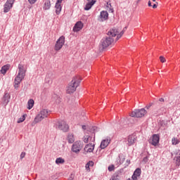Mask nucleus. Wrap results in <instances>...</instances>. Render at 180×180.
<instances>
[{"label":"nucleus","mask_w":180,"mask_h":180,"mask_svg":"<svg viewBox=\"0 0 180 180\" xmlns=\"http://www.w3.org/2000/svg\"><path fill=\"white\" fill-rule=\"evenodd\" d=\"M26 75V70H25V65L22 64L18 65V73L15 78L14 80V88L17 89L19 88V85L23 79H25V76Z\"/></svg>","instance_id":"nucleus-1"},{"label":"nucleus","mask_w":180,"mask_h":180,"mask_svg":"<svg viewBox=\"0 0 180 180\" xmlns=\"http://www.w3.org/2000/svg\"><path fill=\"white\" fill-rule=\"evenodd\" d=\"M79 84H81V77L78 76L74 77L67 87V94H74L77 91V88L79 86Z\"/></svg>","instance_id":"nucleus-2"},{"label":"nucleus","mask_w":180,"mask_h":180,"mask_svg":"<svg viewBox=\"0 0 180 180\" xmlns=\"http://www.w3.org/2000/svg\"><path fill=\"white\" fill-rule=\"evenodd\" d=\"M108 37L103 38L101 40L100 47L101 50H105V49H108V47H109V46H112V44L113 43V41H115V39H113V37H112V35H110L109 32H108Z\"/></svg>","instance_id":"nucleus-3"},{"label":"nucleus","mask_w":180,"mask_h":180,"mask_svg":"<svg viewBox=\"0 0 180 180\" xmlns=\"http://www.w3.org/2000/svg\"><path fill=\"white\" fill-rule=\"evenodd\" d=\"M48 116H49V110L43 109L35 117L34 122V123H39V122H41L43 119H46V117H47Z\"/></svg>","instance_id":"nucleus-4"},{"label":"nucleus","mask_w":180,"mask_h":180,"mask_svg":"<svg viewBox=\"0 0 180 180\" xmlns=\"http://www.w3.org/2000/svg\"><path fill=\"white\" fill-rule=\"evenodd\" d=\"M108 34L110 36H112V37H116V41H117V40H119V39H120V37H122V36H123V34H124V31H121L120 33L119 34V30L116 29V28H112V30H110L108 32Z\"/></svg>","instance_id":"nucleus-5"},{"label":"nucleus","mask_w":180,"mask_h":180,"mask_svg":"<svg viewBox=\"0 0 180 180\" xmlns=\"http://www.w3.org/2000/svg\"><path fill=\"white\" fill-rule=\"evenodd\" d=\"M83 147L84 143L81 141H77L72 146V151H73V153H76V154H78V153L82 150Z\"/></svg>","instance_id":"nucleus-6"},{"label":"nucleus","mask_w":180,"mask_h":180,"mask_svg":"<svg viewBox=\"0 0 180 180\" xmlns=\"http://www.w3.org/2000/svg\"><path fill=\"white\" fill-rule=\"evenodd\" d=\"M56 129L58 130H61L64 133H67L70 130V126L67 124L65 121H59L56 124Z\"/></svg>","instance_id":"nucleus-7"},{"label":"nucleus","mask_w":180,"mask_h":180,"mask_svg":"<svg viewBox=\"0 0 180 180\" xmlns=\"http://www.w3.org/2000/svg\"><path fill=\"white\" fill-rule=\"evenodd\" d=\"M147 113V111L144 108L139 109V110H135L133 111L130 116L131 117H143Z\"/></svg>","instance_id":"nucleus-8"},{"label":"nucleus","mask_w":180,"mask_h":180,"mask_svg":"<svg viewBox=\"0 0 180 180\" xmlns=\"http://www.w3.org/2000/svg\"><path fill=\"white\" fill-rule=\"evenodd\" d=\"M65 43V37L64 36H61L56 41L55 44V50L56 51H58L63 49V46Z\"/></svg>","instance_id":"nucleus-9"},{"label":"nucleus","mask_w":180,"mask_h":180,"mask_svg":"<svg viewBox=\"0 0 180 180\" xmlns=\"http://www.w3.org/2000/svg\"><path fill=\"white\" fill-rule=\"evenodd\" d=\"M108 19H109V13H108V11H101L98 18V22H105V20H108Z\"/></svg>","instance_id":"nucleus-10"},{"label":"nucleus","mask_w":180,"mask_h":180,"mask_svg":"<svg viewBox=\"0 0 180 180\" xmlns=\"http://www.w3.org/2000/svg\"><path fill=\"white\" fill-rule=\"evenodd\" d=\"M14 2H15V0H7L6 4H4V12L5 13H8V12L11 11V8H12V6H13Z\"/></svg>","instance_id":"nucleus-11"},{"label":"nucleus","mask_w":180,"mask_h":180,"mask_svg":"<svg viewBox=\"0 0 180 180\" xmlns=\"http://www.w3.org/2000/svg\"><path fill=\"white\" fill-rule=\"evenodd\" d=\"M149 143L152 146H157L160 143V136L158 134H153L152 139L149 140Z\"/></svg>","instance_id":"nucleus-12"},{"label":"nucleus","mask_w":180,"mask_h":180,"mask_svg":"<svg viewBox=\"0 0 180 180\" xmlns=\"http://www.w3.org/2000/svg\"><path fill=\"white\" fill-rule=\"evenodd\" d=\"M110 137H107L106 139H103L100 145V148H101L102 150H105V148H106V147H108V146H109V144H110Z\"/></svg>","instance_id":"nucleus-13"},{"label":"nucleus","mask_w":180,"mask_h":180,"mask_svg":"<svg viewBox=\"0 0 180 180\" xmlns=\"http://www.w3.org/2000/svg\"><path fill=\"white\" fill-rule=\"evenodd\" d=\"M122 178H123V173L120 171L115 172L111 177L114 180H122Z\"/></svg>","instance_id":"nucleus-14"},{"label":"nucleus","mask_w":180,"mask_h":180,"mask_svg":"<svg viewBox=\"0 0 180 180\" xmlns=\"http://www.w3.org/2000/svg\"><path fill=\"white\" fill-rule=\"evenodd\" d=\"M95 148V144L94 143H89L86 144L84 147V151L86 153H92Z\"/></svg>","instance_id":"nucleus-15"},{"label":"nucleus","mask_w":180,"mask_h":180,"mask_svg":"<svg viewBox=\"0 0 180 180\" xmlns=\"http://www.w3.org/2000/svg\"><path fill=\"white\" fill-rule=\"evenodd\" d=\"M82 27H84V24L82 23V22L79 21L75 25L73 30L74 32H79V30H81Z\"/></svg>","instance_id":"nucleus-16"},{"label":"nucleus","mask_w":180,"mask_h":180,"mask_svg":"<svg viewBox=\"0 0 180 180\" xmlns=\"http://www.w3.org/2000/svg\"><path fill=\"white\" fill-rule=\"evenodd\" d=\"M136 143V136L134 135H129L127 139V145L129 146H133Z\"/></svg>","instance_id":"nucleus-17"},{"label":"nucleus","mask_w":180,"mask_h":180,"mask_svg":"<svg viewBox=\"0 0 180 180\" xmlns=\"http://www.w3.org/2000/svg\"><path fill=\"white\" fill-rule=\"evenodd\" d=\"M96 1L95 0H91V1L87 3L86 4V6L84 7V11H89V9H91V8H92V6H94V5H95Z\"/></svg>","instance_id":"nucleus-18"},{"label":"nucleus","mask_w":180,"mask_h":180,"mask_svg":"<svg viewBox=\"0 0 180 180\" xmlns=\"http://www.w3.org/2000/svg\"><path fill=\"white\" fill-rule=\"evenodd\" d=\"M9 68H11V65H4L1 70V74H3V75H5L6 74V72L8 71V70H9Z\"/></svg>","instance_id":"nucleus-19"},{"label":"nucleus","mask_w":180,"mask_h":180,"mask_svg":"<svg viewBox=\"0 0 180 180\" xmlns=\"http://www.w3.org/2000/svg\"><path fill=\"white\" fill-rule=\"evenodd\" d=\"M55 8H56V15H60V13H61V9H62L61 4H59L58 3H56Z\"/></svg>","instance_id":"nucleus-20"},{"label":"nucleus","mask_w":180,"mask_h":180,"mask_svg":"<svg viewBox=\"0 0 180 180\" xmlns=\"http://www.w3.org/2000/svg\"><path fill=\"white\" fill-rule=\"evenodd\" d=\"M68 141L70 144H72V143H74V141H75V139L74 138V134H69L68 135Z\"/></svg>","instance_id":"nucleus-21"},{"label":"nucleus","mask_w":180,"mask_h":180,"mask_svg":"<svg viewBox=\"0 0 180 180\" xmlns=\"http://www.w3.org/2000/svg\"><path fill=\"white\" fill-rule=\"evenodd\" d=\"M11 98V96H9L8 93H5L4 97H3V101L4 103L8 104L9 103V98Z\"/></svg>","instance_id":"nucleus-22"},{"label":"nucleus","mask_w":180,"mask_h":180,"mask_svg":"<svg viewBox=\"0 0 180 180\" xmlns=\"http://www.w3.org/2000/svg\"><path fill=\"white\" fill-rule=\"evenodd\" d=\"M27 109H32V108L34 106V101H33V99H30L27 102Z\"/></svg>","instance_id":"nucleus-23"},{"label":"nucleus","mask_w":180,"mask_h":180,"mask_svg":"<svg viewBox=\"0 0 180 180\" xmlns=\"http://www.w3.org/2000/svg\"><path fill=\"white\" fill-rule=\"evenodd\" d=\"M51 4L50 3V1H46L44 4V9L45 11H48V9L51 8Z\"/></svg>","instance_id":"nucleus-24"},{"label":"nucleus","mask_w":180,"mask_h":180,"mask_svg":"<svg viewBox=\"0 0 180 180\" xmlns=\"http://www.w3.org/2000/svg\"><path fill=\"white\" fill-rule=\"evenodd\" d=\"M65 162V160L63 158H58L56 160V164L58 165H60V164H64Z\"/></svg>","instance_id":"nucleus-25"},{"label":"nucleus","mask_w":180,"mask_h":180,"mask_svg":"<svg viewBox=\"0 0 180 180\" xmlns=\"http://www.w3.org/2000/svg\"><path fill=\"white\" fill-rule=\"evenodd\" d=\"M53 98L56 103H60V102H61V98H60L57 94H54L53 96Z\"/></svg>","instance_id":"nucleus-26"},{"label":"nucleus","mask_w":180,"mask_h":180,"mask_svg":"<svg viewBox=\"0 0 180 180\" xmlns=\"http://www.w3.org/2000/svg\"><path fill=\"white\" fill-rule=\"evenodd\" d=\"M172 143L173 144V146H176V144H179V139L175 137L172 138Z\"/></svg>","instance_id":"nucleus-27"},{"label":"nucleus","mask_w":180,"mask_h":180,"mask_svg":"<svg viewBox=\"0 0 180 180\" xmlns=\"http://www.w3.org/2000/svg\"><path fill=\"white\" fill-rule=\"evenodd\" d=\"M134 175H135V176H140V175H141V169L137 168V169L134 171Z\"/></svg>","instance_id":"nucleus-28"},{"label":"nucleus","mask_w":180,"mask_h":180,"mask_svg":"<svg viewBox=\"0 0 180 180\" xmlns=\"http://www.w3.org/2000/svg\"><path fill=\"white\" fill-rule=\"evenodd\" d=\"M89 139L92 140V137L91 136L86 135L83 137V141L84 143H88V141H89Z\"/></svg>","instance_id":"nucleus-29"},{"label":"nucleus","mask_w":180,"mask_h":180,"mask_svg":"<svg viewBox=\"0 0 180 180\" xmlns=\"http://www.w3.org/2000/svg\"><path fill=\"white\" fill-rule=\"evenodd\" d=\"M25 119H26V117H25V115H24L20 118L18 119L17 122L18 123H22V122H25Z\"/></svg>","instance_id":"nucleus-30"},{"label":"nucleus","mask_w":180,"mask_h":180,"mask_svg":"<svg viewBox=\"0 0 180 180\" xmlns=\"http://www.w3.org/2000/svg\"><path fill=\"white\" fill-rule=\"evenodd\" d=\"M108 169L110 172H112V171H115V165H111L108 167Z\"/></svg>","instance_id":"nucleus-31"},{"label":"nucleus","mask_w":180,"mask_h":180,"mask_svg":"<svg viewBox=\"0 0 180 180\" xmlns=\"http://www.w3.org/2000/svg\"><path fill=\"white\" fill-rule=\"evenodd\" d=\"M176 160V165L179 166L180 165V156H177L175 158Z\"/></svg>","instance_id":"nucleus-32"},{"label":"nucleus","mask_w":180,"mask_h":180,"mask_svg":"<svg viewBox=\"0 0 180 180\" xmlns=\"http://www.w3.org/2000/svg\"><path fill=\"white\" fill-rule=\"evenodd\" d=\"M119 160H120V164H123V162H124V158H122L119 156Z\"/></svg>","instance_id":"nucleus-33"},{"label":"nucleus","mask_w":180,"mask_h":180,"mask_svg":"<svg viewBox=\"0 0 180 180\" xmlns=\"http://www.w3.org/2000/svg\"><path fill=\"white\" fill-rule=\"evenodd\" d=\"M26 155V153L25 152H22L21 154H20V160H23V158L25 157Z\"/></svg>","instance_id":"nucleus-34"},{"label":"nucleus","mask_w":180,"mask_h":180,"mask_svg":"<svg viewBox=\"0 0 180 180\" xmlns=\"http://www.w3.org/2000/svg\"><path fill=\"white\" fill-rule=\"evenodd\" d=\"M28 2H30V4H36V2H37V0H28Z\"/></svg>","instance_id":"nucleus-35"},{"label":"nucleus","mask_w":180,"mask_h":180,"mask_svg":"<svg viewBox=\"0 0 180 180\" xmlns=\"http://www.w3.org/2000/svg\"><path fill=\"white\" fill-rule=\"evenodd\" d=\"M160 60L161 63H165V58H164L163 56H160Z\"/></svg>","instance_id":"nucleus-36"},{"label":"nucleus","mask_w":180,"mask_h":180,"mask_svg":"<svg viewBox=\"0 0 180 180\" xmlns=\"http://www.w3.org/2000/svg\"><path fill=\"white\" fill-rule=\"evenodd\" d=\"M87 164L90 167H94V161H89V162H87Z\"/></svg>","instance_id":"nucleus-37"},{"label":"nucleus","mask_w":180,"mask_h":180,"mask_svg":"<svg viewBox=\"0 0 180 180\" xmlns=\"http://www.w3.org/2000/svg\"><path fill=\"white\" fill-rule=\"evenodd\" d=\"M143 162H148V157L143 158Z\"/></svg>","instance_id":"nucleus-38"},{"label":"nucleus","mask_w":180,"mask_h":180,"mask_svg":"<svg viewBox=\"0 0 180 180\" xmlns=\"http://www.w3.org/2000/svg\"><path fill=\"white\" fill-rule=\"evenodd\" d=\"M97 129H98V127H92L91 130V131H96V130H97Z\"/></svg>","instance_id":"nucleus-39"},{"label":"nucleus","mask_w":180,"mask_h":180,"mask_svg":"<svg viewBox=\"0 0 180 180\" xmlns=\"http://www.w3.org/2000/svg\"><path fill=\"white\" fill-rule=\"evenodd\" d=\"M137 176H136V175L133 174V175H132V177H131V179H132V180H137Z\"/></svg>","instance_id":"nucleus-40"},{"label":"nucleus","mask_w":180,"mask_h":180,"mask_svg":"<svg viewBox=\"0 0 180 180\" xmlns=\"http://www.w3.org/2000/svg\"><path fill=\"white\" fill-rule=\"evenodd\" d=\"M74 174H71L70 176L69 177L68 180H73L74 179Z\"/></svg>","instance_id":"nucleus-41"},{"label":"nucleus","mask_w":180,"mask_h":180,"mask_svg":"<svg viewBox=\"0 0 180 180\" xmlns=\"http://www.w3.org/2000/svg\"><path fill=\"white\" fill-rule=\"evenodd\" d=\"M63 1L64 0H57L56 4H59L60 5H61V4L63 3Z\"/></svg>","instance_id":"nucleus-42"},{"label":"nucleus","mask_w":180,"mask_h":180,"mask_svg":"<svg viewBox=\"0 0 180 180\" xmlns=\"http://www.w3.org/2000/svg\"><path fill=\"white\" fill-rule=\"evenodd\" d=\"M159 102H165V100L163 98H159Z\"/></svg>","instance_id":"nucleus-43"},{"label":"nucleus","mask_w":180,"mask_h":180,"mask_svg":"<svg viewBox=\"0 0 180 180\" xmlns=\"http://www.w3.org/2000/svg\"><path fill=\"white\" fill-rule=\"evenodd\" d=\"M130 165V160H127L126 165L129 166Z\"/></svg>","instance_id":"nucleus-44"},{"label":"nucleus","mask_w":180,"mask_h":180,"mask_svg":"<svg viewBox=\"0 0 180 180\" xmlns=\"http://www.w3.org/2000/svg\"><path fill=\"white\" fill-rule=\"evenodd\" d=\"M89 165L88 163L86 164V169H89Z\"/></svg>","instance_id":"nucleus-45"},{"label":"nucleus","mask_w":180,"mask_h":180,"mask_svg":"<svg viewBox=\"0 0 180 180\" xmlns=\"http://www.w3.org/2000/svg\"><path fill=\"white\" fill-rule=\"evenodd\" d=\"M89 141H95V136L92 139H89Z\"/></svg>","instance_id":"nucleus-46"},{"label":"nucleus","mask_w":180,"mask_h":180,"mask_svg":"<svg viewBox=\"0 0 180 180\" xmlns=\"http://www.w3.org/2000/svg\"><path fill=\"white\" fill-rule=\"evenodd\" d=\"M148 6H152V5H151V1H148Z\"/></svg>","instance_id":"nucleus-47"},{"label":"nucleus","mask_w":180,"mask_h":180,"mask_svg":"<svg viewBox=\"0 0 180 180\" xmlns=\"http://www.w3.org/2000/svg\"><path fill=\"white\" fill-rule=\"evenodd\" d=\"M153 9H155V8H157V4H153Z\"/></svg>","instance_id":"nucleus-48"},{"label":"nucleus","mask_w":180,"mask_h":180,"mask_svg":"<svg viewBox=\"0 0 180 180\" xmlns=\"http://www.w3.org/2000/svg\"><path fill=\"white\" fill-rule=\"evenodd\" d=\"M82 129H83L84 130H85V129H86V126L83 125V126H82Z\"/></svg>","instance_id":"nucleus-49"},{"label":"nucleus","mask_w":180,"mask_h":180,"mask_svg":"<svg viewBox=\"0 0 180 180\" xmlns=\"http://www.w3.org/2000/svg\"><path fill=\"white\" fill-rule=\"evenodd\" d=\"M150 105H146V109H148V108H150Z\"/></svg>","instance_id":"nucleus-50"},{"label":"nucleus","mask_w":180,"mask_h":180,"mask_svg":"<svg viewBox=\"0 0 180 180\" xmlns=\"http://www.w3.org/2000/svg\"><path fill=\"white\" fill-rule=\"evenodd\" d=\"M107 5L110 6H112V5L110 4V3H109V2L107 3Z\"/></svg>","instance_id":"nucleus-51"},{"label":"nucleus","mask_w":180,"mask_h":180,"mask_svg":"<svg viewBox=\"0 0 180 180\" xmlns=\"http://www.w3.org/2000/svg\"><path fill=\"white\" fill-rule=\"evenodd\" d=\"M126 29H127V27H125L123 29L122 31L125 32V31H126Z\"/></svg>","instance_id":"nucleus-52"},{"label":"nucleus","mask_w":180,"mask_h":180,"mask_svg":"<svg viewBox=\"0 0 180 180\" xmlns=\"http://www.w3.org/2000/svg\"><path fill=\"white\" fill-rule=\"evenodd\" d=\"M153 105V103H149V106L151 108V105Z\"/></svg>","instance_id":"nucleus-53"},{"label":"nucleus","mask_w":180,"mask_h":180,"mask_svg":"<svg viewBox=\"0 0 180 180\" xmlns=\"http://www.w3.org/2000/svg\"><path fill=\"white\" fill-rule=\"evenodd\" d=\"M153 2H155V0H152Z\"/></svg>","instance_id":"nucleus-54"},{"label":"nucleus","mask_w":180,"mask_h":180,"mask_svg":"<svg viewBox=\"0 0 180 180\" xmlns=\"http://www.w3.org/2000/svg\"><path fill=\"white\" fill-rule=\"evenodd\" d=\"M141 0H138V2H140Z\"/></svg>","instance_id":"nucleus-55"}]
</instances>
